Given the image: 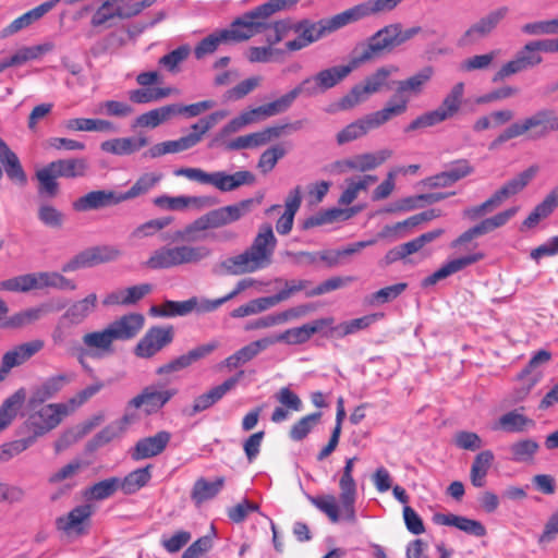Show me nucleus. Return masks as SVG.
Here are the masks:
<instances>
[{
	"mask_svg": "<svg viewBox=\"0 0 558 558\" xmlns=\"http://www.w3.org/2000/svg\"><path fill=\"white\" fill-rule=\"evenodd\" d=\"M507 14V7H500L489 12L487 15L483 16L477 22L472 24L468 29H465V32L459 38L458 45L465 47L474 45L481 39L486 38L493 33V31L506 17Z\"/></svg>",
	"mask_w": 558,
	"mask_h": 558,
	"instance_id": "obj_17",
	"label": "nucleus"
},
{
	"mask_svg": "<svg viewBox=\"0 0 558 558\" xmlns=\"http://www.w3.org/2000/svg\"><path fill=\"white\" fill-rule=\"evenodd\" d=\"M244 371H239L235 375L226 379L222 384L210 388L208 391L199 395L193 401V404L190 409L184 410V413L187 416H194L199 412H203L214 404H216L219 400H221L227 392L232 390L239 381L243 378Z\"/></svg>",
	"mask_w": 558,
	"mask_h": 558,
	"instance_id": "obj_20",
	"label": "nucleus"
},
{
	"mask_svg": "<svg viewBox=\"0 0 558 558\" xmlns=\"http://www.w3.org/2000/svg\"><path fill=\"white\" fill-rule=\"evenodd\" d=\"M539 446L537 441L526 438L511 444L510 453L514 462L532 461Z\"/></svg>",
	"mask_w": 558,
	"mask_h": 558,
	"instance_id": "obj_60",
	"label": "nucleus"
},
{
	"mask_svg": "<svg viewBox=\"0 0 558 558\" xmlns=\"http://www.w3.org/2000/svg\"><path fill=\"white\" fill-rule=\"evenodd\" d=\"M174 331L172 326L150 327L143 338L137 342L134 353L138 357L149 359L170 344L173 340Z\"/></svg>",
	"mask_w": 558,
	"mask_h": 558,
	"instance_id": "obj_19",
	"label": "nucleus"
},
{
	"mask_svg": "<svg viewBox=\"0 0 558 558\" xmlns=\"http://www.w3.org/2000/svg\"><path fill=\"white\" fill-rule=\"evenodd\" d=\"M0 161L4 167V171L7 177L20 184L24 185L27 182V177L23 167L20 162L19 157L14 151L10 149V147L5 144V142L0 137Z\"/></svg>",
	"mask_w": 558,
	"mask_h": 558,
	"instance_id": "obj_37",
	"label": "nucleus"
},
{
	"mask_svg": "<svg viewBox=\"0 0 558 558\" xmlns=\"http://www.w3.org/2000/svg\"><path fill=\"white\" fill-rule=\"evenodd\" d=\"M86 254L90 267L110 263L119 259L122 256V251L114 245H97L86 248Z\"/></svg>",
	"mask_w": 558,
	"mask_h": 558,
	"instance_id": "obj_57",
	"label": "nucleus"
},
{
	"mask_svg": "<svg viewBox=\"0 0 558 558\" xmlns=\"http://www.w3.org/2000/svg\"><path fill=\"white\" fill-rule=\"evenodd\" d=\"M377 181L376 175L366 174L360 179L347 180V187L339 197L338 203L348 206L355 201L361 191H366L369 185Z\"/></svg>",
	"mask_w": 558,
	"mask_h": 558,
	"instance_id": "obj_52",
	"label": "nucleus"
},
{
	"mask_svg": "<svg viewBox=\"0 0 558 558\" xmlns=\"http://www.w3.org/2000/svg\"><path fill=\"white\" fill-rule=\"evenodd\" d=\"M497 56L498 51L496 50L489 51L484 54L472 56L460 62L459 70L465 73L487 70L490 68Z\"/></svg>",
	"mask_w": 558,
	"mask_h": 558,
	"instance_id": "obj_63",
	"label": "nucleus"
},
{
	"mask_svg": "<svg viewBox=\"0 0 558 558\" xmlns=\"http://www.w3.org/2000/svg\"><path fill=\"white\" fill-rule=\"evenodd\" d=\"M434 70L432 66H425L414 75L407 80L398 81L396 94L387 102L384 108H392L396 113L390 114V119L401 116L408 109V104L411 95H418L422 93L424 86L433 77Z\"/></svg>",
	"mask_w": 558,
	"mask_h": 558,
	"instance_id": "obj_10",
	"label": "nucleus"
},
{
	"mask_svg": "<svg viewBox=\"0 0 558 558\" xmlns=\"http://www.w3.org/2000/svg\"><path fill=\"white\" fill-rule=\"evenodd\" d=\"M519 211V207H510L500 211L493 217L483 219L480 223L475 225V230L478 236L493 232L494 230L504 227L511 218Z\"/></svg>",
	"mask_w": 558,
	"mask_h": 558,
	"instance_id": "obj_55",
	"label": "nucleus"
},
{
	"mask_svg": "<svg viewBox=\"0 0 558 558\" xmlns=\"http://www.w3.org/2000/svg\"><path fill=\"white\" fill-rule=\"evenodd\" d=\"M303 126V121L298 120L284 124H276L267 126L260 131L253 132L246 135L238 136L231 141L223 142V147L227 150H241L257 148L265 146L269 142L279 138L287 131H299Z\"/></svg>",
	"mask_w": 558,
	"mask_h": 558,
	"instance_id": "obj_9",
	"label": "nucleus"
},
{
	"mask_svg": "<svg viewBox=\"0 0 558 558\" xmlns=\"http://www.w3.org/2000/svg\"><path fill=\"white\" fill-rule=\"evenodd\" d=\"M392 108H383L381 110L372 112L362 119H359L337 134L338 145L355 141L366 135L371 130L377 129L390 120V114L396 113Z\"/></svg>",
	"mask_w": 558,
	"mask_h": 558,
	"instance_id": "obj_13",
	"label": "nucleus"
},
{
	"mask_svg": "<svg viewBox=\"0 0 558 558\" xmlns=\"http://www.w3.org/2000/svg\"><path fill=\"white\" fill-rule=\"evenodd\" d=\"M277 239L269 223L262 225L253 243L243 253L221 262L220 267L229 275L257 271L270 265Z\"/></svg>",
	"mask_w": 558,
	"mask_h": 558,
	"instance_id": "obj_1",
	"label": "nucleus"
},
{
	"mask_svg": "<svg viewBox=\"0 0 558 558\" xmlns=\"http://www.w3.org/2000/svg\"><path fill=\"white\" fill-rule=\"evenodd\" d=\"M335 319L325 317L304 324L300 327L287 329L278 336H269L267 339L271 341V345L277 342H287L288 344H302L307 342L312 336L327 326H331Z\"/></svg>",
	"mask_w": 558,
	"mask_h": 558,
	"instance_id": "obj_21",
	"label": "nucleus"
},
{
	"mask_svg": "<svg viewBox=\"0 0 558 558\" xmlns=\"http://www.w3.org/2000/svg\"><path fill=\"white\" fill-rule=\"evenodd\" d=\"M557 131L558 114L551 109H542L510 124L490 143L489 149H496L504 143L523 135L535 141L545 138L549 133Z\"/></svg>",
	"mask_w": 558,
	"mask_h": 558,
	"instance_id": "obj_2",
	"label": "nucleus"
},
{
	"mask_svg": "<svg viewBox=\"0 0 558 558\" xmlns=\"http://www.w3.org/2000/svg\"><path fill=\"white\" fill-rule=\"evenodd\" d=\"M403 0H367L345 11L348 23L357 22L364 17L395 10Z\"/></svg>",
	"mask_w": 558,
	"mask_h": 558,
	"instance_id": "obj_25",
	"label": "nucleus"
},
{
	"mask_svg": "<svg viewBox=\"0 0 558 558\" xmlns=\"http://www.w3.org/2000/svg\"><path fill=\"white\" fill-rule=\"evenodd\" d=\"M271 345V341L267 339V337L258 339L244 345L230 356H228L223 364L228 368H238L240 365L247 363L253 360L259 352L266 350Z\"/></svg>",
	"mask_w": 558,
	"mask_h": 558,
	"instance_id": "obj_40",
	"label": "nucleus"
},
{
	"mask_svg": "<svg viewBox=\"0 0 558 558\" xmlns=\"http://www.w3.org/2000/svg\"><path fill=\"white\" fill-rule=\"evenodd\" d=\"M89 169L85 158H66L49 162L36 171L38 180V194L53 198L59 193L58 178L77 179L87 174Z\"/></svg>",
	"mask_w": 558,
	"mask_h": 558,
	"instance_id": "obj_3",
	"label": "nucleus"
},
{
	"mask_svg": "<svg viewBox=\"0 0 558 558\" xmlns=\"http://www.w3.org/2000/svg\"><path fill=\"white\" fill-rule=\"evenodd\" d=\"M171 437L170 432L159 430L153 436L138 439L130 450L132 460L141 461L161 454L168 447Z\"/></svg>",
	"mask_w": 558,
	"mask_h": 558,
	"instance_id": "obj_23",
	"label": "nucleus"
},
{
	"mask_svg": "<svg viewBox=\"0 0 558 558\" xmlns=\"http://www.w3.org/2000/svg\"><path fill=\"white\" fill-rule=\"evenodd\" d=\"M293 102L294 100L291 97L290 93L288 92L272 101L250 109L254 116L256 123H258L271 117L287 112L291 108Z\"/></svg>",
	"mask_w": 558,
	"mask_h": 558,
	"instance_id": "obj_41",
	"label": "nucleus"
},
{
	"mask_svg": "<svg viewBox=\"0 0 558 558\" xmlns=\"http://www.w3.org/2000/svg\"><path fill=\"white\" fill-rule=\"evenodd\" d=\"M463 94L464 84L462 82L454 84L439 107L418 116L405 128V132L434 126L452 118L460 110Z\"/></svg>",
	"mask_w": 558,
	"mask_h": 558,
	"instance_id": "obj_8",
	"label": "nucleus"
},
{
	"mask_svg": "<svg viewBox=\"0 0 558 558\" xmlns=\"http://www.w3.org/2000/svg\"><path fill=\"white\" fill-rule=\"evenodd\" d=\"M340 501L342 519L350 523L356 522L355 500L356 484L353 477H340Z\"/></svg>",
	"mask_w": 558,
	"mask_h": 558,
	"instance_id": "obj_36",
	"label": "nucleus"
},
{
	"mask_svg": "<svg viewBox=\"0 0 558 558\" xmlns=\"http://www.w3.org/2000/svg\"><path fill=\"white\" fill-rule=\"evenodd\" d=\"M93 514L90 505H81L73 508L66 515L57 518L56 526L65 534L75 533L81 535L84 533V522L88 521Z\"/></svg>",
	"mask_w": 558,
	"mask_h": 558,
	"instance_id": "obj_30",
	"label": "nucleus"
},
{
	"mask_svg": "<svg viewBox=\"0 0 558 558\" xmlns=\"http://www.w3.org/2000/svg\"><path fill=\"white\" fill-rule=\"evenodd\" d=\"M225 486V477L219 476L214 482H208L205 477H199L195 481L191 498L196 505L215 498Z\"/></svg>",
	"mask_w": 558,
	"mask_h": 558,
	"instance_id": "obj_45",
	"label": "nucleus"
},
{
	"mask_svg": "<svg viewBox=\"0 0 558 558\" xmlns=\"http://www.w3.org/2000/svg\"><path fill=\"white\" fill-rule=\"evenodd\" d=\"M195 306L196 298L194 296L185 301H166L161 306H153L150 313L166 317L185 316L193 312Z\"/></svg>",
	"mask_w": 558,
	"mask_h": 558,
	"instance_id": "obj_50",
	"label": "nucleus"
},
{
	"mask_svg": "<svg viewBox=\"0 0 558 558\" xmlns=\"http://www.w3.org/2000/svg\"><path fill=\"white\" fill-rule=\"evenodd\" d=\"M69 381V377L63 374L47 378L45 381L34 388L28 400L29 408L34 410L38 405H41L45 401L53 398Z\"/></svg>",
	"mask_w": 558,
	"mask_h": 558,
	"instance_id": "obj_32",
	"label": "nucleus"
},
{
	"mask_svg": "<svg viewBox=\"0 0 558 558\" xmlns=\"http://www.w3.org/2000/svg\"><path fill=\"white\" fill-rule=\"evenodd\" d=\"M256 204H259L258 199L247 198L232 205L213 209L186 226L183 231H178L175 238L183 239L195 231L217 229L235 222L248 214Z\"/></svg>",
	"mask_w": 558,
	"mask_h": 558,
	"instance_id": "obj_6",
	"label": "nucleus"
},
{
	"mask_svg": "<svg viewBox=\"0 0 558 558\" xmlns=\"http://www.w3.org/2000/svg\"><path fill=\"white\" fill-rule=\"evenodd\" d=\"M198 144L196 136H182L174 141H166L153 145L145 154L144 157L158 158L167 154H177L187 150Z\"/></svg>",
	"mask_w": 558,
	"mask_h": 558,
	"instance_id": "obj_42",
	"label": "nucleus"
},
{
	"mask_svg": "<svg viewBox=\"0 0 558 558\" xmlns=\"http://www.w3.org/2000/svg\"><path fill=\"white\" fill-rule=\"evenodd\" d=\"M44 348V341L36 339L22 344L14 347L12 350L5 352L2 359L9 362L10 366L16 367L25 362H27L31 357H33L36 353H38Z\"/></svg>",
	"mask_w": 558,
	"mask_h": 558,
	"instance_id": "obj_46",
	"label": "nucleus"
},
{
	"mask_svg": "<svg viewBox=\"0 0 558 558\" xmlns=\"http://www.w3.org/2000/svg\"><path fill=\"white\" fill-rule=\"evenodd\" d=\"M161 180V174L156 173H144L136 182L124 193H120L123 197V202L135 198L140 195L147 193Z\"/></svg>",
	"mask_w": 558,
	"mask_h": 558,
	"instance_id": "obj_59",
	"label": "nucleus"
},
{
	"mask_svg": "<svg viewBox=\"0 0 558 558\" xmlns=\"http://www.w3.org/2000/svg\"><path fill=\"white\" fill-rule=\"evenodd\" d=\"M308 307L306 305H302L299 307L287 310L282 313L276 314V315H268L260 317L254 322H251L246 325V330H254V329H265L272 326H276L278 324H282L291 318H295L299 316H302L308 312Z\"/></svg>",
	"mask_w": 558,
	"mask_h": 558,
	"instance_id": "obj_47",
	"label": "nucleus"
},
{
	"mask_svg": "<svg viewBox=\"0 0 558 558\" xmlns=\"http://www.w3.org/2000/svg\"><path fill=\"white\" fill-rule=\"evenodd\" d=\"M173 116V109L171 105H167L160 108L153 109L148 112L140 114L134 123V128H157L165 121L169 120Z\"/></svg>",
	"mask_w": 558,
	"mask_h": 558,
	"instance_id": "obj_56",
	"label": "nucleus"
},
{
	"mask_svg": "<svg viewBox=\"0 0 558 558\" xmlns=\"http://www.w3.org/2000/svg\"><path fill=\"white\" fill-rule=\"evenodd\" d=\"M384 317V314L374 313L363 317L354 318L348 322H343L337 326H333L328 331L330 338H343L348 335L354 333L359 330L366 329L372 324L376 323Z\"/></svg>",
	"mask_w": 558,
	"mask_h": 558,
	"instance_id": "obj_43",
	"label": "nucleus"
},
{
	"mask_svg": "<svg viewBox=\"0 0 558 558\" xmlns=\"http://www.w3.org/2000/svg\"><path fill=\"white\" fill-rule=\"evenodd\" d=\"M46 288L73 291L76 289V284L73 280L56 271L36 272V289L41 290Z\"/></svg>",
	"mask_w": 558,
	"mask_h": 558,
	"instance_id": "obj_51",
	"label": "nucleus"
},
{
	"mask_svg": "<svg viewBox=\"0 0 558 558\" xmlns=\"http://www.w3.org/2000/svg\"><path fill=\"white\" fill-rule=\"evenodd\" d=\"M435 522L446 526H454L466 534L482 537L486 535L485 526L476 520L457 514H436Z\"/></svg>",
	"mask_w": 558,
	"mask_h": 558,
	"instance_id": "obj_38",
	"label": "nucleus"
},
{
	"mask_svg": "<svg viewBox=\"0 0 558 558\" xmlns=\"http://www.w3.org/2000/svg\"><path fill=\"white\" fill-rule=\"evenodd\" d=\"M294 26L295 21L292 19H282L275 21L274 23H268L267 29L270 28L271 33L266 37L267 43L270 46L281 43L284 38L294 32Z\"/></svg>",
	"mask_w": 558,
	"mask_h": 558,
	"instance_id": "obj_64",
	"label": "nucleus"
},
{
	"mask_svg": "<svg viewBox=\"0 0 558 558\" xmlns=\"http://www.w3.org/2000/svg\"><path fill=\"white\" fill-rule=\"evenodd\" d=\"M122 202L120 193L112 190H95L76 198L72 203V208L77 213H85L116 206Z\"/></svg>",
	"mask_w": 558,
	"mask_h": 558,
	"instance_id": "obj_22",
	"label": "nucleus"
},
{
	"mask_svg": "<svg viewBox=\"0 0 558 558\" xmlns=\"http://www.w3.org/2000/svg\"><path fill=\"white\" fill-rule=\"evenodd\" d=\"M353 53H354V56H353L350 64L337 65V66H332L329 69H325V70L319 71L315 75L323 93L332 88L333 86H336L343 78H345L356 66L366 62V61H360V59H361L360 46L354 49Z\"/></svg>",
	"mask_w": 558,
	"mask_h": 558,
	"instance_id": "obj_24",
	"label": "nucleus"
},
{
	"mask_svg": "<svg viewBox=\"0 0 558 558\" xmlns=\"http://www.w3.org/2000/svg\"><path fill=\"white\" fill-rule=\"evenodd\" d=\"M537 172L536 167H530L526 170L519 173L517 177L507 181L502 184L493 195L497 207H499L504 202L509 199L510 197L519 194L524 187L530 183V181L534 178Z\"/></svg>",
	"mask_w": 558,
	"mask_h": 558,
	"instance_id": "obj_31",
	"label": "nucleus"
},
{
	"mask_svg": "<svg viewBox=\"0 0 558 558\" xmlns=\"http://www.w3.org/2000/svg\"><path fill=\"white\" fill-rule=\"evenodd\" d=\"M484 258L482 253H475L466 256H462L444 264L439 269H437L432 275L424 278L422 281V287L427 288L436 284L438 281L446 279L447 277L464 269L465 267L475 264L476 262Z\"/></svg>",
	"mask_w": 558,
	"mask_h": 558,
	"instance_id": "obj_28",
	"label": "nucleus"
},
{
	"mask_svg": "<svg viewBox=\"0 0 558 558\" xmlns=\"http://www.w3.org/2000/svg\"><path fill=\"white\" fill-rule=\"evenodd\" d=\"M267 27V19L259 7H256L235 19L228 28H222L221 32L227 43L231 44L248 40L253 36L266 31Z\"/></svg>",
	"mask_w": 558,
	"mask_h": 558,
	"instance_id": "obj_11",
	"label": "nucleus"
},
{
	"mask_svg": "<svg viewBox=\"0 0 558 558\" xmlns=\"http://www.w3.org/2000/svg\"><path fill=\"white\" fill-rule=\"evenodd\" d=\"M313 506L325 513L332 523H337L342 518L341 507L337 505L333 495H324L310 498Z\"/></svg>",
	"mask_w": 558,
	"mask_h": 558,
	"instance_id": "obj_62",
	"label": "nucleus"
},
{
	"mask_svg": "<svg viewBox=\"0 0 558 558\" xmlns=\"http://www.w3.org/2000/svg\"><path fill=\"white\" fill-rule=\"evenodd\" d=\"M70 412L65 403H50L40 407L29 416V424L34 429V436H43L56 428Z\"/></svg>",
	"mask_w": 558,
	"mask_h": 558,
	"instance_id": "obj_18",
	"label": "nucleus"
},
{
	"mask_svg": "<svg viewBox=\"0 0 558 558\" xmlns=\"http://www.w3.org/2000/svg\"><path fill=\"white\" fill-rule=\"evenodd\" d=\"M494 461V453L490 450H483L474 457L470 480L473 486L481 488L485 486L486 475Z\"/></svg>",
	"mask_w": 558,
	"mask_h": 558,
	"instance_id": "obj_48",
	"label": "nucleus"
},
{
	"mask_svg": "<svg viewBox=\"0 0 558 558\" xmlns=\"http://www.w3.org/2000/svg\"><path fill=\"white\" fill-rule=\"evenodd\" d=\"M348 24L343 11L331 17L322 19L316 22L310 19L295 21L293 34L296 36L294 39L288 40L284 47L291 52L300 51Z\"/></svg>",
	"mask_w": 558,
	"mask_h": 558,
	"instance_id": "obj_4",
	"label": "nucleus"
},
{
	"mask_svg": "<svg viewBox=\"0 0 558 558\" xmlns=\"http://www.w3.org/2000/svg\"><path fill=\"white\" fill-rule=\"evenodd\" d=\"M177 393L178 390L174 388L162 389L158 385H148L128 402V407L144 408L146 414H154L160 411Z\"/></svg>",
	"mask_w": 558,
	"mask_h": 558,
	"instance_id": "obj_15",
	"label": "nucleus"
},
{
	"mask_svg": "<svg viewBox=\"0 0 558 558\" xmlns=\"http://www.w3.org/2000/svg\"><path fill=\"white\" fill-rule=\"evenodd\" d=\"M120 487L118 477H109L86 488L83 496L87 500H104L111 497Z\"/></svg>",
	"mask_w": 558,
	"mask_h": 558,
	"instance_id": "obj_53",
	"label": "nucleus"
},
{
	"mask_svg": "<svg viewBox=\"0 0 558 558\" xmlns=\"http://www.w3.org/2000/svg\"><path fill=\"white\" fill-rule=\"evenodd\" d=\"M397 70L396 66H381L377 69L373 74L365 77L363 83L353 86L352 89L340 99L339 108L342 110L351 109L367 99L369 95L381 90L387 85L388 77Z\"/></svg>",
	"mask_w": 558,
	"mask_h": 558,
	"instance_id": "obj_12",
	"label": "nucleus"
},
{
	"mask_svg": "<svg viewBox=\"0 0 558 558\" xmlns=\"http://www.w3.org/2000/svg\"><path fill=\"white\" fill-rule=\"evenodd\" d=\"M150 468V465H147L136 469L120 481V487L123 493L131 495L144 487L151 478Z\"/></svg>",
	"mask_w": 558,
	"mask_h": 558,
	"instance_id": "obj_54",
	"label": "nucleus"
},
{
	"mask_svg": "<svg viewBox=\"0 0 558 558\" xmlns=\"http://www.w3.org/2000/svg\"><path fill=\"white\" fill-rule=\"evenodd\" d=\"M61 0H49L46 1L34 9L25 12L24 14L20 15L15 20H13L8 26H5L1 31V37L5 38L11 35L16 34L17 32L28 27L34 22L41 19L46 13L51 11Z\"/></svg>",
	"mask_w": 558,
	"mask_h": 558,
	"instance_id": "obj_27",
	"label": "nucleus"
},
{
	"mask_svg": "<svg viewBox=\"0 0 558 558\" xmlns=\"http://www.w3.org/2000/svg\"><path fill=\"white\" fill-rule=\"evenodd\" d=\"M148 145V138L140 135L136 137H118L101 143L102 151L124 156L132 155Z\"/></svg>",
	"mask_w": 558,
	"mask_h": 558,
	"instance_id": "obj_33",
	"label": "nucleus"
},
{
	"mask_svg": "<svg viewBox=\"0 0 558 558\" xmlns=\"http://www.w3.org/2000/svg\"><path fill=\"white\" fill-rule=\"evenodd\" d=\"M421 32L422 28L420 26H413L403 31L400 23L386 25L372 35L367 43L360 46V61L377 59L386 52L391 51L395 47L412 39Z\"/></svg>",
	"mask_w": 558,
	"mask_h": 558,
	"instance_id": "obj_5",
	"label": "nucleus"
},
{
	"mask_svg": "<svg viewBox=\"0 0 558 558\" xmlns=\"http://www.w3.org/2000/svg\"><path fill=\"white\" fill-rule=\"evenodd\" d=\"M210 255V250L204 245L161 246L155 250L145 266L149 269H169L186 264H197Z\"/></svg>",
	"mask_w": 558,
	"mask_h": 558,
	"instance_id": "obj_7",
	"label": "nucleus"
},
{
	"mask_svg": "<svg viewBox=\"0 0 558 558\" xmlns=\"http://www.w3.org/2000/svg\"><path fill=\"white\" fill-rule=\"evenodd\" d=\"M96 305L97 295L90 293L86 298L74 302L62 315V320H66L70 325H78L95 311Z\"/></svg>",
	"mask_w": 558,
	"mask_h": 558,
	"instance_id": "obj_44",
	"label": "nucleus"
},
{
	"mask_svg": "<svg viewBox=\"0 0 558 558\" xmlns=\"http://www.w3.org/2000/svg\"><path fill=\"white\" fill-rule=\"evenodd\" d=\"M24 400L25 391L21 388L3 401L0 407V432L11 424Z\"/></svg>",
	"mask_w": 558,
	"mask_h": 558,
	"instance_id": "obj_49",
	"label": "nucleus"
},
{
	"mask_svg": "<svg viewBox=\"0 0 558 558\" xmlns=\"http://www.w3.org/2000/svg\"><path fill=\"white\" fill-rule=\"evenodd\" d=\"M255 175L250 171H238L228 174L223 171L213 172L211 185L222 192L233 191L244 184H253Z\"/></svg>",
	"mask_w": 558,
	"mask_h": 558,
	"instance_id": "obj_39",
	"label": "nucleus"
},
{
	"mask_svg": "<svg viewBox=\"0 0 558 558\" xmlns=\"http://www.w3.org/2000/svg\"><path fill=\"white\" fill-rule=\"evenodd\" d=\"M302 203V190L295 186L291 190L284 202V213L276 222V230L279 234L286 235L290 233L293 227L294 216Z\"/></svg>",
	"mask_w": 558,
	"mask_h": 558,
	"instance_id": "obj_35",
	"label": "nucleus"
},
{
	"mask_svg": "<svg viewBox=\"0 0 558 558\" xmlns=\"http://www.w3.org/2000/svg\"><path fill=\"white\" fill-rule=\"evenodd\" d=\"M145 318L140 313H130L108 324L114 340L126 341L137 336L143 329Z\"/></svg>",
	"mask_w": 558,
	"mask_h": 558,
	"instance_id": "obj_26",
	"label": "nucleus"
},
{
	"mask_svg": "<svg viewBox=\"0 0 558 558\" xmlns=\"http://www.w3.org/2000/svg\"><path fill=\"white\" fill-rule=\"evenodd\" d=\"M153 290V286L150 283H142L137 286H132L126 289H120L108 293L104 300L102 304L105 306H113V305H133L141 301L145 295L149 294Z\"/></svg>",
	"mask_w": 558,
	"mask_h": 558,
	"instance_id": "obj_29",
	"label": "nucleus"
},
{
	"mask_svg": "<svg viewBox=\"0 0 558 558\" xmlns=\"http://www.w3.org/2000/svg\"><path fill=\"white\" fill-rule=\"evenodd\" d=\"M543 62L534 41L526 43L514 56L513 59L506 62L493 76V83L502 82L505 78L520 73L524 70L534 68Z\"/></svg>",
	"mask_w": 558,
	"mask_h": 558,
	"instance_id": "obj_14",
	"label": "nucleus"
},
{
	"mask_svg": "<svg viewBox=\"0 0 558 558\" xmlns=\"http://www.w3.org/2000/svg\"><path fill=\"white\" fill-rule=\"evenodd\" d=\"M287 150L281 144L272 145L262 153L257 162V169L263 173L267 174L272 171L278 161L283 158Z\"/></svg>",
	"mask_w": 558,
	"mask_h": 558,
	"instance_id": "obj_61",
	"label": "nucleus"
},
{
	"mask_svg": "<svg viewBox=\"0 0 558 558\" xmlns=\"http://www.w3.org/2000/svg\"><path fill=\"white\" fill-rule=\"evenodd\" d=\"M392 155L389 149H383L377 153H366L354 156L355 171L365 172L373 170L384 163Z\"/></svg>",
	"mask_w": 558,
	"mask_h": 558,
	"instance_id": "obj_58",
	"label": "nucleus"
},
{
	"mask_svg": "<svg viewBox=\"0 0 558 558\" xmlns=\"http://www.w3.org/2000/svg\"><path fill=\"white\" fill-rule=\"evenodd\" d=\"M114 338L108 325L100 329L89 331L83 335V345L76 348L80 357L89 356L92 359H101L111 355L114 352Z\"/></svg>",
	"mask_w": 558,
	"mask_h": 558,
	"instance_id": "obj_16",
	"label": "nucleus"
},
{
	"mask_svg": "<svg viewBox=\"0 0 558 558\" xmlns=\"http://www.w3.org/2000/svg\"><path fill=\"white\" fill-rule=\"evenodd\" d=\"M524 408L515 409L502 414L494 425L495 430L506 433H523L535 426V421L524 415L521 411Z\"/></svg>",
	"mask_w": 558,
	"mask_h": 558,
	"instance_id": "obj_34",
	"label": "nucleus"
}]
</instances>
